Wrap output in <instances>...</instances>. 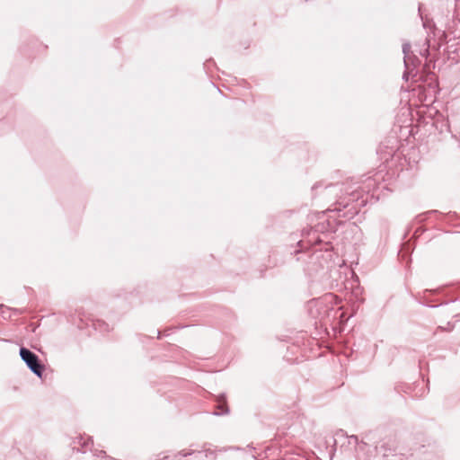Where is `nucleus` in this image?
Returning a JSON list of instances; mask_svg holds the SVG:
<instances>
[{
	"label": "nucleus",
	"mask_w": 460,
	"mask_h": 460,
	"mask_svg": "<svg viewBox=\"0 0 460 460\" xmlns=\"http://www.w3.org/2000/svg\"><path fill=\"white\" fill-rule=\"evenodd\" d=\"M20 356L32 373L39 377L42 376L44 367L40 364L39 358L35 353L22 347L20 349Z\"/></svg>",
	"instance_id": "nucleus-1"
},
{
	"label": "nucleus",
	"mask_w": 460,
	"mask_h": 460,
	"mask_svg": "<svg viewBox=\"0 0 460 460\" xmlns=\"http://www.w3.org/2000/svg\"><path fill=\"white\" fill-rule=\"evenodd\" d=\"M104 454H105V452H104V451H100V456H101V455H104Z\"/></svg>",
	"instance_id": "nucleus-11"
},
{
	"label": "nucleus",
	"mask_w": 460,
	"mask_h": 460,
	"mask_svg": "<svg viewBox=\"0 0 460 460\" xmlns=\"http://www.w3.org/2000/svg\"><path fill=\"white\" fill-rule=\"evenodd\" d=\"M217 409L218 411H214L213 414L217 416L225 415L229 413V409L226 405V396L225 394H220L217 397Z\"/></svg>",
	"instance_id": "nucleus-4"
},
{
	"label": "nucleus",
	"mask_w": 460,
	"mask_h": 460,
	"mask_svg": "<svg viewBox=\"0 0 460 460\" xmlns=\"http://www.w3.org/2000/svg\"><path fill=\"white\" fill-rule=\"evenodd\" d=\"M92 445H93L92 439L90 438H87V441H84L82 444V450H83V452H86L88 449H90Z\"/></svg>",
	"instance_id": "nucleus-8"
},
{
	"label": "nucleus",
	"mask_w": 460,
	"mask_h": 460,
	"mask_svg": "<svg viewBox=\"0 0 460 460\" xmlns=\"http://www.w3.org/2000/svg\"><path fill=\"white\" fill-rule=\"evenodd\" d=\"M410 57H411V60H410V64H411V67L413 68V72H417L418 73V66H420V59L415 56L413 55L411 51H410Z\"/></svg>",
	"instance_id": "nucleus-7"
},
{
	"label": "nucleus",
	"mask_w": 460,
	"mask_h": 460,
	"mask_svg": "<svg viewBox=\"0 0 460 460\" xmlns=\"http://www.w3.org/2000/svg\"><path fill=\"white\" fill-rule=\"evenodd\" d=\"M410 49H411L410 43H408V42L403 43L402 53H403V63H404L405 70L402 75V79L405 81H408L410 76L414 77L417 75V72H413V68L411 67Z\"/></svg>",
	"instance_id": "nucleus-3"
},
{
	"label": "nucleus",
	"mask_w": 460,
	"mask_h": 460,
	"mask_svg": "<svg viewBox=\"0 0 460 460\" xmlns=\"http://www.w3.org/2000/svg\"><path fill=\"white\" fill-rule=\"evenodd\" d=\"M325 230V224L324 223H322L320 225H318L314 229H310L309 231H307L306 233V237L308 238L306 241L305 240H301L298 244L304 248L305 247V243H308L312 245H316V244H319L323 241V239H322L319 235H318V233L319 232H322V234H323L324 237H327L326 234L323 232Z\"/></svg>",
	"instance_id": "nucleus-2"
},
{
	"label": "nucleus",
	"mask_w": 460,
	"mask_h": 460,
	"mask_svg": "<svg viewBox=\"0 0 460 460\" xmlns=\"http://www.w3.org/2000/svg\"><path fill=\"white\" fill-rule=\"evenodd\" d=\"M332 210H337V211H341V209L337 207H335Z\"/></svg>",
	"instance_id": "nucleus-10"
},
{
	"label": "nucleus",
	"mask_w": 460,
	"mask_h": 460,
	"mask_svg": "<svg viewBox=\"0 0 460 460\" xmlns=\"http://www.w3.org/2000/svg\"><path fill=\"white\" fill-rule=\"evenodd\" d=\"M424 45H425V47H426V48H425V49H424V51H423V52H420V55H421V56H423V57L427 58V57H428V55H429V41L428 40H425Z\"/></svg>",
	"instance_id": "nucleus-9"
},
{
	"label": "nucleus",
	"mask_w": 460,
	"mask_h": 460,
	"mask_svg": "<svg viewBox=\"0 0 460 460\" xmlns=\"http://www.w3.org/2000/svg\"><path fill=\"white\" fill-rule=\"evenodd\" d=\"M337 437H345L348 438V443L349 445H353L354 447H357L358 444H359V441H358V438L355 435H351L349 437L346 436L342 430H341L340 432H338L336 434Z\"/></svg>",
	"instance_id": "nucleus-6"
},
{
	"label": "nucleus",
	"mask_w": 460,
	"mask_h": 460,
	"mask_svg": "<svg viewBox=\"0 0 460 460\" xmlns=\"http://www.w3.org/2000/svg\"><path fill=\"white\" fill-rule=\"evenodd\" d=\"M190 456H194L191 460H202L204 457H206V455H204L202 452L195 450H181L174 456V457H186Z\"/></svg>",
	"instance_id": "nucleus-5"
}]
</instances>
